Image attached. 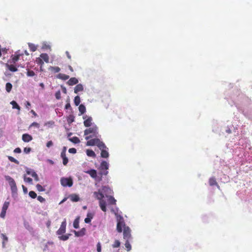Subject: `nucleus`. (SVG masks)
<instances>
[{
	"label": "nucleus",
	"instance_id": "1",
	"mask_svg": "<svg viewBox=\"0 0 252 252\" xmlns=\"http://www.w3.org/2000/svg\"><path fill=\"white\" fill-rule=\"evenodd\" d=\"M112 192V190L107 186H103L101 189L98 190V191L94 192V196L99 200L100 207L103 212L106 211V203L105 198L110 195Z\"/></svg>",
	"mask_w": 252,
	"mask_h": 252
},
{
	"label": "nucleus",
	"instance_id": "2",
	"mask_svg": "<svg viewBox=\"0 0 252 252\" xmlns=\"http://www.w3.org/2000/svg\"><path fill=\"white\" fill-rule=\"evenodd\" d=\"M115 211L114 210H112L113 212L117 218V230L118 232H122L123 231V228H124L123 235L124 239L126 240H130L131 238V230L128 226H126L123 217L120 215L118 214V209H116Z\"/></svg>",
	"mask_w": 252,
	"mask_h": 252
},
{
	"label": "nucleus",
	"instance_id": "3",
	"mask_svg": "<svg viewBox=\"0 0 252 252\" xmlns=\"http://www.w3.org/2000/svg\"><path fill=\"white\" fill-rule=\"evenodd\" d=\"M87 146H97L101 150V157L103 158H108L109 154L108 153V148L105 144L98 139H91L87 142Z\"/></svg>",
	"mask_w": 252,
	"mask_h": 252
},
{
	"label": "nucleus",
	"instance_id": "4",
	"mask_svg": "<svg viewBox=\"0 0 252 252\" xmlns=\"http://www.w3.org/2000/svg\"><path fill=\"white\" fill-rule=\"evenodd\" d=\"M84 135H86L85 139L88 141L91 139H96L97 138L99 140L101 139V135L98 133V127L95 124H94L91 127L85 130Z\"/></svg>",
	"mask_w": 252,
	"mask_h": 252
},
{
	"label": "nucleus",
	"instance_id": "5",
	"mask_svg": "<svg viewBox=\"0 0 252 252\" xmlns=\"http://www.w3.org/2000/svg\"><path fill=\"white\" fill-rule=\"evenodd\" d=\"M61 184L64 187H71L73 185V180L71 177H62L60 180Z\"/></svg>",
	"mask_w": 252,
	"mask_h": 252
},
{
	"label": "nucleus",
	"instance_id": "6",
	"mask_svg": "<svg viewBox=\"0 0 252 252\" xmlns=\"http://www.w3.org/2000/svg\"><path fill=\"white\" fill-rule=\"evenodd\" d=\"M83 119L84 120V125L86 127L92 126L94 124L92 123L93 119L91 116L85 115L83 116Z\"/></svg>",
	"mask_w": 252,
	"mask_h": 252
},
{
	"label": "nucleus",
	"instance_id": "7",
	"mask_svg": "<svg viewBox=\"0 0 252 252\" xmlns=\"http://www.w3.org/2000/svg\"><path fill=\"white\" fill-rule=\"evenodd\" d=\"M66 225V219H64V220L62 222L60 228L58 230V231L56 232L57 235H61L65 232Z\"/></svg>",
	"mask_w": 252,
	"mask_h": 252
},
{
	"label": "nucleus",
	"instance_id": "8",
	"mask_svg": "<svg viewBox=\"0 0 252 252\" xmlns=\"http://www.w3.org/2000/svg\"><path fill=\"white\" fill-rule=\"evenodd\" d=\"M26 173L28 175H31L32 177L34 178V180L36 181H38L39 179L37 175V174L36 173V172L32 169L27 168L26 169Z\"/></svg>",
	"mask_w": 252,
	"mask_h": 252
},
{
	"label": "nucleus",
	"instance_id": "9",
	"mask_svg": "<svg viewBox=\"0 0 252 252\" xmlns=\"http://www.w3.org/2000/svg\"><path fill=\"white\" fill-rule=\"evenodd\" d=\"M109 167V164L108 162L103 160L100 165L99 169L100 171H107Z\"/></svg>",
	"mask_w": 252,
	"mask_h": 252
},
{
	"label": "nucleus",
	"instance_id": "10",
	"mask_svg": "<svg viewBox=\"0 0 252 252\" xmlns=\"http://www.w3.org/2000/svg\"><path fill=\"white\" fill-rule=\"evenodd\" d=\"M108 171H100L98 174H97V175L94 179L96 182H100L102 180V175L106 176L108 174Z\"/></svg>",
	"mask_w": 252,
	"mask_h": 252
},
{
	"label": "nucleus",
	"instance_id": "11",
	"mask_svg": "<svg viewBox=\"0 0 252 252\" xmlns=\"http://www.w3.org/2000/svg\"><path fill=\"white\" fill-rule=\"evenodd\" d=\"M4 178L6 181H7L8 182L10 188L16 185L15 181L10 176L7 175L5 176Z\"/></svg>",
	"mask_w": 252,
	"mask_h": 252
},
{
	"label": "nucleus",
	"instance_id": "12",
	"mask_svg": "<svg viewBox=\"0 0 252 252\" xmlns=\"http://www.w3.org/2000/svg\"><path fill=\"white\" fill-rule=\"evenodd\" d=\"M4 178L6 181H7L8 182L10 188L16 185L15 181L10 176L7 175L5 176Z\"/></svg>",
	"mask_w": 252,
	"mask_h": 252
},
{
	"label": "nucleus",
	"instance_id": "13",
	"mask_svg": "<svg viewBox=\"0 0 252 252\" xmlns=\"http://www.w3.org/2000/svg\"><path fill=\"white\" fill-rule=\"evenodd\" d=\"M22 55V54H20L19 52H16L14 55L11 56L12 63H15L19 60L20 57Z\"/></svg>",
	"mask_w": 252,
	"mask_h": 252
},
{
	"label": "nucleus",
	"instance_id": "14",
	"mask_svg": "<svg viewBox=\"0 0 252 252\" xmlns=\"http://www.w3.org/2000/svg\"><path fill=\"white\" fill-rule=\"evenodd\" d=\"M74 93L75 94H78L80 92H82L84 90V87L82 84H77L75 87L74 88Z\"/></svg>",
	"mask_w": 252,
	"mask_h": 252
},
{
	"label": "nucleus",
	"instance_id": "15",
	"mask_svg": "<svg viewBox=\"0 0 252 252\" xmlns=\"http://www.w3.org/2000/svg\"><path fill=\"white\" fill-rule=\"evenodd\" d=\"M32 139V136L29 134L25 133L22 135V140L25 142H29Z\"/></svg>",
	"mask_w": 252,
	"mask_h": 252
},
{
	"label": "nucleus",
	"instance_id": "16",
	"mask_svg": "<svg viewBox=\"0 0 252 252\" xmlns=\"http://www.w3.org/2000/svg\"><path fill=\"white\" fill-rule=\"evenodd\" d=\"M78 83V80L75 77H72L69 79L67 82V84L69 86H73L74 85L77 84Z\"/></svg>",
	"mask_w": 252,
	"mask_h": 252
},
{
	"label": "nucleus",
	"instance_id": "17",
	"mask_svg": "<svg viewBox=\"0 0 252 252\" xmlns=\"http://www.w3.org/2000/svg\"><path fill=\"white\" fill-rule=\"evenodd\" d=\"M86 229L85 228H83L81 230L79 231H74L75 235L76 237H81L83 236L85 234Z\"/></svg>",
	"mask_w": 252,
	"mask_h": 252
},
{
	"label": "nucleus",
	"instance_id": "18",
	"mask_svg": "<svg viewBox=\"0 0 252 252\" xmlns=\"http://www.w3.org/2000/svg\"><path fill=\"white\" fill-rule=\"evenodd\" d=\"M85 172L89 174L91 176V177H92L94 179L97 175L96 171L94 169H91L89 170H87L85 171Z\"/></svg>",
	"mask_w": 252,
	"mask_h": 252
},
{
	"label": "nucleus",
	"instance_id": "19",
	"mask_svg": "<svg viewBox=\"0 0 252 252\" xmlns=\"http://www.w3.org/2000/svg\"><path fill=\"white\" fill-rule=\"evenodd\" d=\"M69 198L72 202H77L79 201L80 198L76 194H72L69 196Z\"/></svg>",
	"mask_w": 252,
	"mask_h": 252
},
{
	"label": "nucleus",
	"instance_id": "20",
	"mask_svg": "<svg viewBox=\"0 0 252 252\" xmlns=\"http://www.w3.org/2000/svg\"><path fill=\"white\" fill-rule=\"evenodd\" d=\"M209 183L210 186H213L214 185H216L217 186V188L218 189H220V186L218 185V184L216 182V179L214 177H212V178H210L209 181Z\"/></svg>",
	"mask_w": 252,
	"mask_h": 252
},
{
	"label": "nucleus",
	"instance_id": "21",
	"mask_svg": "<svg viewBox=\"0 0 252 252\" xmlns=\"http://www.w3.org/2000/svg\"><path fill=\"white\" fill-rule=\"evenodd\" d=\"M0 236L3 239V241L2 242V247L3 248H4L5 247V243L8 241V237L3 233H1Z\"/></svg>",
	"mask_w": 252,
	"mask_h": 252
},
{
	"label": "nucleus",
	"instance_id": "22",
	"mask_svg": "<svg viewBox=\"0 0 252 252\" xmlns=\"http://www.w3.org/2000/svg\"><path fill=\"white\" fill-rule=\"evenodd\" d=\"M105 198H107V201L109 204H115L116 200L111 195H109L108 197H105Z\"/></svg>",
	"mask_w": 252,
	"mask_h": 252
},
{
	"label": "nucleus",
	"instance_id": "23",
	"mask_svg": "<svg viewBox=\"0 0 252 252\" xmlns=\"http://www.w3.org/2000/svg\"><path fill=\"white\" fill-rule=\"evenodd\" d=\"M78 109L80 113L79 115L83 114L86 111V107L83 104L79 105Z\"/></svg>",
	"mask_w": 252,
	"mask_h": 252
},
{
	"label": "nucleus",
	"instance_id": "24",
	"mask_svg": "<svg viewBox=\"0 0 252 252\" xmlns=\"http://www.w3.org/2000/svg\"><path fill=\"white\" fill-rule=\"evenodd\" d=\"M40 57L42 60H44L47 63H49V56L47 54L42 53Z\"/></svg>",
	"mask_w": 252,
	"mask_h": 252
},
{
	"label": "nucleus",
	"instance_id": "25",
	"mask_svg": "<svg viewBox=\"0 0 252 252\" xmlns=\"http://www.w3.org/2000/svg\"><path fill=\"white\" fill-rule=\"evenodd\" d=\"M61 157L63 158V165H66L67 163H68V160L67 158L66 157V154H64V153H61Z\"/></svg>",
	"mask_w": 252,
	"mask_h": 252
},
{
	"label": "nucleus",
	"instance_id": "26",
	"mask_svg": "<svg viewBox=\"0 0 252 252\" xmlns=\"http://www.w3.org/2000/svg\"><path fill=\"white\" fill-rule=\"evenodd\" d=\"M58 78L63 80H66L69 78V76L64 74L60 73L58 75Z\"/></svg>",
	"mask_w": 252,
	"mask_h": 252
},
{
	"label": "nucleus",
	"instance_id": "27",
	"mask_svg": "<svg viewBox=\"0 0 252 252\" xmlns=\"http://www.w3.org/2000/svg\"><path fill=\"white\" fill-rule=\"evenodd\" d=\"M86 154L88 157L95 158L96 156L95 153L92 150H87Z\"/></svg>",
	"mask_w": 252,
	"mask_h": 252
},
{
	"label": "nucleus",
	"instance_id": "28",
	"mask_svg": "<svg viewBox=\"0 0 252 252\" xmlns=\"http://www.w3.org/2000/svg\"><path fill=\"white\" fill-rule=\"evenodd\" d=\"M24 226L26 229L29 230V231H32L33 230L32 227L30 225L28 221H25L24 222Z\"/></svg>",
	"mask_w": 252,
	"mask_h": 252
},
{
	"label": "nucleus",
	"instance_id": "29",
	"mask_svg": "<svg viewBox=\"0 0 252 252\" xmlns=\"http://www.w3.org/2000/svg\"><path fill=\"white\" fill-rule=\"evenodd\" d=\"M6 67L9 70L12 72H16L18 70L17 68L13 65L6 64Z\"/></svg>",
	"mask_w": 252,
	"mask_h": 252
},
{
	"label": "nucleus",
	"instance_id": "30",
	"mask_svg": "<svg viewBox=\"0 0 252 252\" xmlns=\"http://www.w3.org/2000/svg\"><path fill=\"white\" fill-rule=\"evenodd\" d=\"M10 104L12 105L13 109H17L18 110H20V107L19 106V105L15 101L13 100L11 101Z\"/></svg>",
	"mask_w": 252,
	"mask_h": 252
},
{
	"label": "nucleus",
	"instance_id": "31",
	"mask_svg": "<svg viewBox=\"0 0 252 252\" xmlns=\"http://www.w3.org/2000/svg\"><path fill=\"white\" fill-rule=\"evenodd\" d=\"M68 140L71 142L75 144H77L80 142L79 139L77 137H73L72 138H69Z\"/></svg>",
	"mask_w": 252,
	"mask_h": 252
},
{
	"label": "nucleus",
	"instance_id": "32",
	"mask_svg": "<svg viewBox=\"0 0 252 252\" xmlns=\"http://www.w3.org/2000/svg\"><path fill=\"white\" fill-rule=\"evenodd\" d=\"M28 45L31 51H32V52H34L36 50L37 46L35 45V44L31 43H29Z\"/></svg>",
	"mask_w": 252,
	"mask_h": 252
},
{
	"label": "nucleus",
	"instance_id": "33",
	"mask_svg": "<svg viewBox=\"0 0 252 252\" xmlns=\"http://www.w3.org/2000/svg\"><path fill=\"white\" fill-rule=\"evenodd\" d=\"M81 102V100H80V97L79 96L77 95V96H76L75 97H74V104L76 105V106H78L79 105V104H80Z\"/></svg>",
	"mask_w": 252,
	"mask_h": 252
},
{
	"label": "nucleus",
	"instance_id": "34",
	"mask_svg": "<svg viewBox=\"0 0 252 252\" xmlns=\"http://www.w3.org/2000/svg\"><path fill=\"white\" fill-rule=\"evenodd\" d=\"M70 235H71L70 234H68L67 235L60 236H59V238L61 240L66 241L68 239L69 237V236H70Z\"/></svg>",
	"mask_w": 252,
	"mask_h": 252
},
{
	"label": "nucleus",
	"instance_id": "35",
	"mask_svg": "<svg viewBox=\"0 0 252 252\" xmlns=\"http://www.w3.org/2000/svg\"><path fill=\"white\" fill-rule=\"evenodd\" d=\"M11 188V193L13 196H14L15 194H17V188L16 185L12 187Z\"/></svg>",
	"mask_w": 252,
	"mask_h": 252
},
{
	"label": "nucleus",
	"instance_id": "36",
	"mask_svg": "<svg viewBox=\"0 0 252 252\" xmlns=\"http://www.w3.org/2000/svg\"><path fill=\"white\" fill-rule=\"evenodd\" d=\"M129 240H126L125 247L127 251H130L131 250V246L129 242Z\"/></svg>",
	"mask_w": 252,
	"mask_h": 252
},
{
	"label": "nucleus",
	"instance_id": "37",
	"mask_svg": "<svg viewBox=\"0 0 252 252\" xmlns=\"http://www.w3.org/2000/svg\"><path fill=\"white\" fill-rule=\"evenodd\" d=\"M231 128H232V126L231 127L228 126L224 127L221 129L222 132L223 133L224 131H225L227 133L229 134L231 132Z\"/></svg>",
	"mask_w": 252,
	"mask_h": 252
},
{
	"label": "nucleus",
	"instance_id": "38",
	"mask_svg": "<svg viewBox=\"0 0 252 252\" xmlns=\"http://www.w3.org/2000/svg\"><path fill=\"white\" fill-rule=\"evenodd\" d=\"M12 84L11 83H7L6 84L5 89H6V91L8 93H9L11 91V90L12 89Z\"/></svg>",
	"mask_w": 252,
	"mask_h": 252
},
{
	"label": "nucleus",
	"instance_id": "39",
	"mask_svg": "<svg viewBox=\"0 0 252 252\" xmlns=\"http://www.w3.org/2000/svg\"><path fill=\"white\" fill-rule=\"evenodd\" d=\"M79 218H76L74 222H73V227L75 228H79Z\"/></svg>",
	"mask_w": 252,
	"mask_h": 252
},
{
	"label": "nucleus",
	"instance_id": "40",
	"mask_svg": "<svg viewBox=\"0 0 252 252\" xmlns=\"http://www.w3.org/2000/svg\"><path fill=\"white\" fill-rule=\"evenodd\" d=\"M8 158L11 162H14L15 163H16L17 164H19V161L17 160L16 159L12 157L8 156Z\"/></svg>",
	"mask_w": 252,
	"mask_h": 252
},
{
	"label": "nucleus",
	"instance_id": "41",
	"mask_svg": "<svg viewBox=\"0 0 252 252\" xmlns=\"http://www.w3.org/2000/svg\"><path fill=\"white\" fill-rule=\"evenodd\" d=\"M49 69L56 73L59 72L60 71V67L58 66H51Z\"/></svg>",
	"mask_w": 252,
	"mask_h": 252
},
{
	"label": "nucleus",
	"instance_id": "42",
	"mask_svg": "<svg viewBox=\"0 0 252 252\" xmlns=\"http://www.w3.org/2000/svg\"><path fill=\"white\" fill-rule=\"evenodd\" d=\"M27 75L29 77H33L35 75V73L32 70H30L29 69H27Z\"/></svg>",
	"mask_w": 252,
	"mask_h": 252
},
{
	"label": "nucleus",
	"instance_id": "43",
	"mask_svg": "<svg viewBox=\"0 0 252 252\" xmlns=\"http://www.w3.org/2000/svg\"><path fill=\"white\" fill-rule=\"evenodd\" d=\"M9 202L8 201H5L4 202V204H3L2 209L4 210H7L8 209L9 205Z\"/></svg>",
	"mask_w": 252,
	"mask_h": 252
},
{
	"label": "nucleus",
	"instance_id": "44",
	"mask_svg": "<svg viewBox=\"0 0 252 252\" xmlns=\"http://www.w3.org/2000/svg\"><path fill=\"white\" fill-rule=\"evenodd\" d=\"M24 180L25 182H28L31 184H32V179L29 177H27L26 176H24Z\"/></svg>",
	"mask_w": 252,
	"mask_h": 252
},
{
	"label": "nucleus",
	"instance_id": "45",
	"mask_svg": "<svg viewBox=\"0 0 252 252\" xmlns=\"http://www.w3.org/2000/svg\"><path fill=\"white\" fill-rule=\"evenodd\" d=\"M74 121V117L73 115H69L67 118V122L68 124H71Z\"/></svg>",
	"mask_w": 252,
	"mask_h": 252
},
{
	"label": "nucleus",
	"instance_id": "46",
	"mask_svg": "<svg viewBox=\"0 0 252 252\" xmlns=\"http://www.w3.org/2000/svg\"><path fill=\"white\" fill-rule=\"evenodd\" d=\"M29 194V196L32 198H35L37 196L36 193L33 191H30Z\"/></svg>",
	"mask_w": 252,
	"mask_h": 252
},
{
	"label": "nucleus",
	"instance_id": "47",
	"mask_svg": "<svg viewBox=\"0 0 252 252\" xmlns=\"http://www.w3.org/2000/svg\"><path fill=\"white\" fill-rule=\"evenodd\" d=\"M120 245V242L119 240H115L114 244L112 245L113 248H118Z\"/></svg>",
	"mask_w": 252,
	"mask_h": 252
},
{
	"label": "nucleus",
	"instance_id": "48",
	"mask_svg": "<svg viewBox=\"0 0 252 252\" xmlns=\"http://www.w3.org/2000/svg\"><path fill=\"white\" fill-rule=\"evenodd\" d=\"M37 189L39 191H43L45 190V189L43 187L39 184H37L36 186Z\"/></svg>",
	"mask_w": 252,
	"mask_h": 252
},
{
	"label": "nucleus",
	"instance_id": "49",
	"mask_svg": "<svg viewBox=\"0 0 252 252\" xmlns=\"http://www.w3.org/2000/svg\"><path fill=\"white\" fill-rule=\"evenodd\" d=\"M36 63L40 66H42L44 64L43 61L42 60V59L40 58H38L36 60Z\"/></svg>",
	"mask_w": 252,
	"mask_h": 252
},
{
	"label": "nucleus",
	"instance_id": "50",
	"mask_svg": "<svg viewBox=\"0 0 252 252\" xmlns=\"http://www.w3.org/2000/svg\"><path fill=\"white\" fill-rule=\"evenodd\" d=\"M6 210L1 209V212L0 214V217L4 219L5 217Z\"/></svg>",
	"mask_w": 252,
	"mask_h": 252
},
{
	"label": "nucleus",
	"instance_id": "51",
	"mask_svg": "<svg viewBox=\"0 0 252 252\" xmlns=\"http://www.w3.org/2000/svg\"><path fill=\"white\" fill-rule=\"evenodd\" d=\"M55 97L57 99H60L61 98V92L60 91H57L55 94Z\"/></svg>",
	"mask_w": 252,
	"mask_h": 252
},
{
	"label": "nucleus",
	"instance_id": "52",
	"mask_svg": "<svg viewBox=\"0 0 252 252\" xmlns=\"http://www.w3.org/2000/svg\"><path fill=\"white\" fill-rule=\"evenodd\" d=\"M32 126H35L37 128H39V124H38L36 122H33L32 123L31 125H30V127H32Z\"/></svg>",
	"mask_w": 252,
	"mask_h": 252
},
{
	"label": "nucleus",
	"instance_id": "53",
	"mask_svg": "<svg viewBox=\"0 0 252 252\" xmlns=\"http://www.w3.org/2000/svg\"><path fill=\"white\" fill-rule=\"evenodd\" d=\"M96 247H97V252H101V244L99 242H98L97 244Z\"/></svg>",
	"mask_w": 252,
	"mask_h": 252
},
{
	"label": "nucleus",
	"instance_id": "54",
	"mask_svg": "<svg viewBox=\"0 0 252 252\" xmlns=\"http://www.w3.org/2000/svg\"><path fill=\"white\" fill-rule=\"evenodd\" d=\"M94 215V213L91 212H88L87 213V218H89L91 220H92L93 218Z\"/></svg>",
	"mask_w": 252,
	"mask_h": 252
},
{
	"label": "nucleus",
	"instance_id": "55",
	"mask_svg": "<svg viewBox=\"0 0 252 252\" xmlns=\"http://www.w3.org/2000/svg\"><path fill=\"white\" fill-rule=\"evenodd\" d=\"M42 48L44 49H47L50 48V46L48 45L46 43L44 42L42 44Z\"/></svg>",
	"mask_w": 252,
	"mask_h": 252
},
{
	"label": "nucleus",
	"instance_id": "56",
	"mask_svg": "<svg viewBox=\"0 0 252 252\" xmlns=\"http://www.w3.org/2000/svg\"><path fill=\"white\" fill-rule=\"evenodd\" d=\"M68 152L70 153H71V154H75L76 153V149L75 148H70L68 150Z\"/></svg>",
	"mask_w": 252,
	"mask_h": 252
},
{
	"label": "nucleus",
	"instance_id": "57",
	"mask_svg": "<svg viewBox=\"0 0 252 252\" xmlns=\"http://www.w3.org/2000/svg\"><path fill=\"white\" fill-rule=\"evenodd\" d=\"M37 200L40 202H43L45 201V199L42 197L41 196H38L37 197Z\"/></svg>",
	"mask_w": 252,
	"mask_h": 252
},
{
	"label": "nucleus",
	"instance_id": "58",
	"mask_svg": "<svg viewBox=\"0 0 252 252\" xmlns=\"http://www.w3.org/2000/svg\"><path fill=\"white\" fill-rule=\"evenodd\" d=\"M31 149L30 148H25L24 149V152L26 154L29 153L31 152Z\"/></svg>",
	"mask_w": 252,
	"mask_h": 252
},
{
	"label": "nucleus",
	"instance_id": "59",
	"mask_svg": "<svg viewBox=\"0 0 252 252\" xmlns=\"http://www.w3.org/2000/svg\"><path fill=\"white\" fill-rule=\"evenodd\" d=\"M65 109H71V107L70 104V102L66 103L65 106Z\"/></svg>",
	"mask_w": 252,
	"mask_h": 252
},
{
	"label": "nucleus",
	"instance_id": "60",
	"mask_svg": "<svg viewBox=\"0 0 252 252\" xmlns=\"http://www.w3.org/2000/svg\"><path fill=\"white\" fill-rule=\"evenodd\" d=\"M53 145V143L52 141H48L46 144V146L48 148H50V147L52 146Z\"/></svg>",
	"mask_w": 252,
	"mask_h": 252
},
{
	"label": "nucleus",
	"instance_id": "61",
	"mask_svg": "<svg viewBox=\"0 0 252 252\" xmlns=\"http://www.w3.org/2000/svg\"><path fill=\"white\" fill-rule=\"evenodd\" d=\"M14 152L15 153H21V150L20 148H16L14 150Z\"/></svg>",
	"mask_w": 252,
	"mask_h": 252
},
{
	"label": "nucleus",
	"instance_id": "62",
	"mask_svg": "<svg viewBox=\"0 0 252 252\" xmlns=\"http://www.w3.org/2000/svg\"><path fill=\"white\" fill-rule=\"evenodd\" d=\"M31 106V103L29 101H26L25 106L27 109H29V107Z\"/></svg>",
	"mask_w": 252,
	"mask_h": 252
},
{
	"label": "nucleus",
	"instance_id": "63",
	"mask_svg": "<svg viewBox=\"0 0 252 252\" xmlns=\"http://www.w3.org/2000/svg\"><path fill=\"white\" fill-rule=\"evenodd\" d=\"M22 188H23L24 192L25 193H27L28 192L27 188L26 187H25L24 185H22Z\"/></svg>",
	"mask_w": 252,
	"mask_h": 252
},
{
	"label": "nucleus",
	"instance_id": "64",
	"mask_svg": "<svg viewBox=\"0 0 252 252\" xmlns=\"http://www.w3.org/2000/svg\"><path fill=\"white\" fill-rule=\"evenodd\" d=\"M91 221V220L89 218H86L85 219V222L87 223H89Z\"/></svg>",
	"mask_w": 252,
	"mask_h": 252
}]
</instances>
